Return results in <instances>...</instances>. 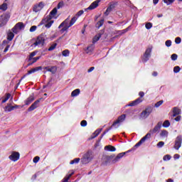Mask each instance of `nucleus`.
I'll return each instance as SVG.
<instances>
[{"label": "nucleus", "instance_id": "1", "mask_svg": "<svg viewBox=\"0 0 182 182\" xmlns=\"http://www.w3.org/2000/svg\"><path fill=\"white\" fill-rule=\"evenodd\" d=\"M54 22L55 21L52 20V18H50V16H47L46 18L43 19V21L41 23V25H44L45 28H46L47 29H49V28H50V26L53 25Z\"/></svg>", "mask_w": 182, "mask_h": 182}, {"label": "nucleus", "instance_id": "2", "mask_svg": "<svg viewBox=\"0 0 182 182\" xmlns=\"http://www.w3.org/2000/svg\"><path fill=\"white\" fill-rule=\"evenodd\" d=\"M70 26H72L70 25L69 18H68L63 23H60V25L58 26V29L63 28L62 31L63 32H65V31H68L70 28Z\"/></svg>", "mask_w": 182, "mask_h": 182}, {"label": "nucleus", "instance_id": "3", "mask_svg": "<svg viewBox=\"0 0 182 182\" xmlns=\"http://www.w3.org/2000/svg\"><path fill=\"white\" fill-rule=\"evenodd\" d=\"M45 2L41 1L39 3L36 4L33 7V11L36 13L38 14V12H41L43 8H45Z\"/></svg>", "mask_w": 182, "mask_h": 182}, {"label": "nucleus", "instance_id": "4", "mask_svg": "<svg viewBox=\"0 0 182 182\" xmlns=\"http://www.w3.org/2000/svg\"><path fill=\"white\" fill-rule=\"evenodd\" d=\"M9 18H11V16L9 14H3L0 16V28L5 26V25L8 23Z\"/></svg>", "mask_w": 182, "mask_h": 182}, {"label": "nucleus", "instance_id": "5", "mask_svg": "<svg viewBox=\"0 0 182 182\" xmlns=\"http://www.w3.org/2000/svg\"><path fill=\"white\" fill-rule=\"evenodd\" d=\"M45 41H46V36L45 35H41L38 37L36 41L34 43V45L36 46H43V44L45 43Z\"/></svg>", "mask_w": 182, "mask_h": 182}, {"label": "nucleus", "instance_id": "6", "mask_svg": "<svg viewBox=\"0 0 182 182\" xmlns=\"http://www.w3.org/2000/svg\"><path fill=\"white\" fill-rule=\"evenodd\" d=\"M25 28V24L22 22L17 23L14 27L12 28V32L14 33H18L20 31H22Z\"/></svg>", "mask_w": 182, "mask_h": 182}, {"label": "nucleus", "instance_id": "7", "mask_svg": "<svg viewBox=\"0 0 182 182\" xmlns=\"http://www.w3.org/2000/svg\"><path fill=\"white\" fill-rule=\"evenodd\" d=\"M20 157L21 154H19V152L12 151L10 156H9V159L11 161H18Z\"/></svg>", "mask_w": 182, "mask_h": 182}, {"label": "nucleus", "instance_id": "8", "mask_svg": "<svg viewBox=\"0 0 182 182\" xmlns=\"http://www.w3.org/2000/svg\"><path fill=\"white\" fill-rule=\"evenodd\" d=\"M151 113V108H146L140 114L141 119H147L148 116H150Z\"/></svg>", "mask_w": 182, "mask_h": 182}, {"label": "nucleus", "instance_id": "9", "mask_svg": "<svg viewBox=\"0 0 182 182\" xmlns=\"http://www.w3.org/2000/svg\"><path fill=\"white\" fill-rule=\"evenodd\" d=\"M181 141H182L181 136H177L175 141L174 149H176V150H178V149L181 147Z\"/></svg>", "mask_w": 182, "mask_h": 182}, {"label": "nucleus", "instance_id": "10", "mask_svg": "<svg viewBox=\"0 0 182 182\" xmlns=\"http://www.w3.org/2000/svg\"><path fill=\"white\" fill-rule=\"evenodd\" d=\"M100 2V0H96L94 2H92L90 6L87 8L90 11H92V9H96L99 6V3Z\"/></svg>", "mask_w": 182, "mask_h": 182}, {"label": "nucleus", "instance_id": "11", "mask_svg": "<svg viewBox=\"0 0 182 182\" xmlns=\"http://www.w3.org/2000/svg\"><path fill=\"white\" fill-rule=\"evenodd\" d=\"M141 102H143V100H141V98H138L137 100L128 104L127 106H129V107L137 106V105H139V103H141Z\"/></svg>", "mask_w": 182, "mask_h": 182}, {"label": "nucleus", "instance_id": "12", "mask_svg": "<svg viewBox=\"0 0 182 182\" xmlns=\"http://www.w3.org/2000/svg\"><path fill=\"white\" fill-rule=\"evenodd\" d=\"M126 119V114H122L121 115L117 120L114 122L113 126H116V124H119V123H122V122H124V120Z\"/></svg>", "mask_w": 182, "mask_h": 182}, {"label": "nucleus", "instance_id": "13", "mask_svg": "<svg viewBox=\"0 0 182 182\" xmlns=\"http://www.w3.org/2000/svg\"><path fill=\"white\" fill-rule=\"evenodd\" d=\"M39 102H41L39 100H36L33 104L31 105L28 108V112H32L33 110H35L38 107V105H39Z\"/></svg>", "mask_w": 182, "mask_h": 182}, {"label": "nucleus", "instance_id": "14", "mask_svg": "<svg viewBox=\"0 0 182 182\" xmlns=\"http://www.w3.org/2000/svg\"><path fill=\"white\" fill-rule=\"evenodd\" d=\"M45 70L46 72H51V73H56V71L58 70V67L56 66H53V67H46Z\"/></svg>", "mask_w": 182, "mask_h": 182}, {"label": "nucleus", "instance_id": "15", "mask_svg": "<svg viewBox=\"0 0 182 182\" xmlns=\"http://www.w3.org/2000/svg\"><path fill=\"white\" fill-rule=\"evenodd\" d=\"M151 54V48L146 49V50L144 55V58L145 62H146V60H147L149 59Z\"/></svg>", "mask_w": 182, "mask_h": 182}, {"label": "nucleus", "instance_id": "16", "mask_svg": "<svg viewBox=\"0 0 182 182\" xmlns=\"http://www.w3.org/2000/svg\"><path fill=\"white\" fill-rule=\"evenodd\" d=\"M58 14V9L54 8L50 12V15L47 16H50V18H55L56 14Z\"/></svg>", "mask_w": 182, "mask_h": 182}, {"label": "nucleus", "instance_id": "17", "mask_svg": "<svg viewBox=\"0 0 182 182\" xmlns=\"http://www.w3.org/2000/svg\"><path fill=\"white\" fill-rule=\"evenodd\" d=\"M126 154V152H122L119 154L116 158L113 160V163H117L118 160H120V159H122V157H124Z\"/></svg>", "mask_w": 182, "mask_h": 182}, {"label": "nucleus", "instance_id": "18", "mask_svg": "<svg viewBox=\"0 0 182 182\" xmlns=\"http://www.w3.org/2000/svg\"><path fill=\"white\" fill-rule=\"evenodd\" d=\"M42 70V67H36L35 68H32L31 70H30L28 72V75H31L32 73H35V72H38V70Z\"/></svg>", "mask_w": 182, "mask_h": 182}, {"label": "nucleus", "instance_id": "19", "mask_svg": "<svg viewBox=\"0 0 182 182\" xmlns=\"http://www.w3.org/2000/svg\"><path fill=\"white\" fill-rule=\"evenodd\" d=\"M94 48L92 46H88L86 49H85V53H87L88 55H92L93 50H94Z\"/></svg>", "mask_w": 182, "mask_h": 182}, {"label": "nucleus", "instance_id": "20", "mask_svg": "<svg viewBox=\"0 0 182 182\" xmlns=\"http://www.w3.org/2000/svg\"><path fill=\"white\" fill-rule=\"evenodd\" d=\"M80 93V90L76 89L74 91L72 92L71 96L72 97H75V96H78V95Z\"/></svg>", "mask_w": 182, "mask_h": 182}, {"label": "nucleus", "instance_id": "21", "mask_svg": "<svg viewBox=\"0 0 182 182\" xmlns=\"http://www.w3.org/2000/svg\"><path fill=\"white\" fill-rule=\"evenodd\" d=\"M105 150H107L108 151H116V148L113 146H106L105 147Z\"/></svg>", "mask_w": 182, "mask_h": 182}, {"label": "nucleus", "instance_id": "22", "mask_svg": "<svg viewBox=\"0 0 182 182\" xmlns=\"http://www.w3.org/2000/svg\"><path fill=\"white\" fill-rule=\"evenodd\" d=\"M16 108V107L11 106V105H7L5 108L4 110L5 112H11V110H14V109Z\"/></svg>", "mask_w": 182, "mask_h": 182}, {"label": "nucleus", "instance_id": "23", "mask_svg": "<svg viewBox=\"0 0 182 182\" xmlns=\"http://www.w3.org/2000/svg\"><path fill=\"white\" fill-rule=\"evenodd\" d=\"M181 113V110L177 107L173 108V117L177 116V114H180Z\"/></svg>", "mask_w": 182, "mask_h": 182}, {"label": "nucleus", "instance_id": "24", "mask_svg": "<svg viewBox=\"0 0 182 182\" xmlns=\"http://www.w3.org/2000/svg\"><path fill=\"white\" fill-rule=\"evenodd\" d=\"M14 37H15V35L14 34V33L12 32L8 33L7 34L8 41H12V39H14Z\"/></svg>", "mask_w": 182, "mask_h": 182}, {"label": "nucleus", "instance_id": "25", "mask_svg": "<svg viewBox=\"0 0 182 182\" xmlns=\"http://www.w3.org/2000/svg\"><path fill=\"white\" fill-rule=\"evenodd\" d=\"M8 9V4L6 3H4L0 6L1 11H6Z\"/></svg>", "mask_w": 182, "mask_h": 182}, {"label": "nucleus", "instance_id": "26", "mask_svg": "<svg viewBox=\"0 0 182 182\" xmlns=\"http://www.w3.org/2000/svg\"><path fill=\"white\" fill-rule=\"evenodd\" d=\"M33 100H35V98H33V97H31L28 99L26 100V105L28 106V105H31V103H32V102H33Z\"/></svg>", "mask_w": 182, "mask_h": 182}, {"label": "nucleus", "instance_id": "27", "mask_svg": "<svg viewBox=\"0 0 182 182\" xmlns=\"http://www.w3.org/2000/svg\"><path fill=\"white\" fill-rule=\"evenodd\" d=\"M100 38H102V36L100 34H97V36H95L92 40L93 43H96V42H97V41H99Z\"/></svg>", "mask_w": 182, "mask_h": 182}, {"label": "nucleus", "instance_id": "28", "mask_svg": "<svg viewBox=\"0 0 182 182\" xmlns=\"http://www.w3.org/2000/svg\"><path fill=\"white\" fill-rule=\"evenodd\" d=\"M151 134L150 133L146 134L141 140V141L145 142L147 139H150Z\"/></svg>", "mask_w": 182, "mask_h": 182}, {"label": "nucleus", "instance_id": "29", "mask_svg": "<svg viewBox=\"0 0 182 182\" xmlns=\"http://www.w3.org/2000/svg\"><path fill=\"white\" fill-rule=\"evenodd\" d=\"M11 98V94H6L5 98L2 100L1 103H6Z\"/></svg>", "mask_w": 182, "mask_h": 182}, {"label": "nucleus", "instance_id": "30", "mask_svg": "<svg viewBox=\"0 0 182 182\" xmlns=\"http://www.w3.org/2000/svg\"><path fill=\"white\" fill-rule=\"evenodd\" d=\"M161 137H167V136H168V132L166 130H163L161 132Z\"/></svg>", "mask_w": 182, "mask_h": 182}, {"label": "nucleus", "instance_id": "31", "mask_svg": "<svg viewBox=\"0 0 182 182\" xmlns=\"http://www.w3.org/2000/svg\"><path fill=\"white\" fill-rule=\"evenodd\" d=\"M70 53V52L69 51V50H65L63 51L62 55L63 56L68 57L69 56Z\"/></svg>", "mask_w": 182, "mask_h": 182}, {"label": "nucleus", "instance_id": "32", "mask_svg": "<svg viewBox=\"0 0 182 182\" xmlns=\"http://www.w3.org/2000/svg\"><path fill=\"white\" fill-rule=\"evenodd\" d=\"M176 0H163V2L166 5H171Z\"/></svg>", "mask_w": 182, "mask_h": 182}, {"label": "nucleus", "instance_id": "33", "mask_svg": "<svg viewBox=\"0 0 182 182\" xmlns=\"http://www.w3.org/2000/svg\"><path fill=\"white\" fill-rule=\"evenodd\" d=\"M76 21H77V18L76 17H73L71 21H70V24L71 25V26H73V25H75Z\"/></svg>", "mask_w": 182, "mask_h": 182}, {"label": "nucleus", "instance_id": "34", "mask_svg": "<svg viewBox=\"0 0 182 182\" xmlns=\"http://www.w3.org/2000/svg\"><path fill=\"white\" fill-rule=\"evenodd\" d=\"M171 156L170 155H166L163 158L164 161H168V160H171Z\"/></svg>", "mask_w": 182, "mask_h": 182}, {"label": "nucleus", "instance_id": "35", "mask_svg": "<svg viewBox=\"0 0 182 182\" xmlns=\"http://www.w3.org/2000/svg\"><path fill=\"white\" fill-rule=\"evenodd\" d=\"M160 129L159 127H155L152 130H150V133H156Z\"/></svg>", "mask_w": 182, "mask_h": 182}, {"label": "nucleus", "instance_id": "36", "mask_svg": "<svg viewBox=\"0 0 182 182\" xmlns=\"http://www.w3.org/2000/svg\"><path fill=\"white\" fill-rule=\"evenodd\" d=\"M111 11H112V7L109 6L107 9L106 11L105 12V15L107 16V15H109V14H110Z\"/></svg>", "mask_w": 182, "mask_h": 182}, {"label": "nucleus", "instance_id": "37", "mask_svg": "<svg viewBox=\"0 0 182 182\" xmlns=\"http://www.w3.org/2000/svg\"><path fill=\"white\" fill-rule=\"evenodd\" d=\"M63 5H65L63 1H60L57 6L58 9H60V8L63 6Z\"/></svg>", "mask_w": 182, "mask_h": 182}, {"label": "nucleus", "instance_id": "38", "mask_svg": "<svg viewBox=\"0 0 182 182\" xmlns=\"http://www.w3.org/2000/svg\"><path fill=\"white\" fill-rule=\"evenodd\" d=\"M169 126H170V122H168V120H166L163 123L164 127H168Z\"/></svg>", "mask_w": 182, "mask_h": 182}, {"label": "nucleus", "instance_id": "39", "mask_svg": "<svg viewBox=\"0 0 182 182\" xmlns=\"http://www.w3.org/2000/svg\"><path fill=\"white\" fill-rule=\"evenodd\" d=\"M153 27V24H151V23H147L146 25H145V28L146 29H151V28Z\"/></svg>", "mask_w": 182, "mask_h": 182}, {"label": "nucleus", "instance_id": "40", "mask_svg": "<svg viewBox=\"0 0 182 182\" xmlns=\"http://www.w3.org/2000/svg\"><path fill=\"white\" fill-rule=\"evenodd\" d=\"M181 68L178 66H176L173 68V72L174 73H178V72H180Z\"/></svg>", "mask_w": 182, "mask_h": 182}, {"label": "nucleus", "instance_id": "41", "mask_svg": "<svg viewBox=\"0 0 182 182\" xmlns=\"http://www.w3.org/2000/svg\"><path fill=\"white\" fill-rule=\"evenodd\" d=\"M163 105V100L159 101L155 104V107H160Z\"/></svg>", "mask_w": 182, "mask_h": 182}, {"label": "nucleus", "instance_id": "42", "mask_svg": "<svg viewBox=\"0 0 182 182\" xmlns=\"http://www.w3.org/2000/svg\"><path fill=\"white\" fill-rule=\"evenodd\" d=\"M41 160V158L39 156H35L33 159V163L36 164Z\"/></svg>", "mask_w": 182, "mask_h": 182}, {"label": "nucleus", "instance_id": "43", "mask_svg": "<svg viewBox=\"0 0 182 182\" xmlns=\"http://www.w3.org/2000/svg\"><path fill=\"white\" fill-rule=\"evenodd\" d=\"M80 161V159H75L70 162V164H75V163H79Z\"/></svg>", "mask_w": 182, "mask_h": 182}, {"label": "nucleus", "instance_id": "44", "mask_svg": "<svg viewBox=\"0 0 182 182\" xmlns=\"http://www.w3.org/2000/svg\"><path fill=\"white\" fill-rule=\"evenodd\" d=\"M178 55L177 54H172L171 56V60H177Z\"/></svg>", "mask_w": 182, "mask_h": 182}, {"label": "nucleus", "instance_id": "45", "mask_svg": "<svg viewBox=\"0 0 182 182\" xmlns=\"http://www.w3.org/2000/svg\"><path fill=\"white\" fill-rule=\"evenodd\" d=\"M103 23H105V20H101L98 23H97V25H98V28H100V26H103Z\"/></svg>", "mask_w": 182, "mask_h": 182}, {"label": "nucleus", "instance_id": "46", "mask_svg": "<svg viewBox=\"0 0 182 182\" xmlns=\"http://www.w3.org/2000/svg\"><path fill=\"white\" fill-rule=\"evenodd\" d=\"M163 146H164V141H159L158 144H157V147H159V149L163 147Z\"/></svg>", "mask_w": 182, "mask_h": 182}, {"label": "nucleus", "instance_id": "47", "mask_svg": "<svg viewBox=\"0 0 182 182\" xmlns=\"http://www.w3.org/2000/svg\"><path fill=\"white\" fill-rule=\"evenodd\" d=\"M165 45H166V46L169 48V46H171V41H170V40L166 41L165 43Z\"/></svg>", "mask_w": 182, "mask_h": 182}, {"label": "nucleus", "instance_id": "48", "mask_svg": "<svg viewBox=\"0 0 182 182\" xmlns=\"http://www.w3.org/2000/svg\"><path fill=\"white\" fill-rule=\"evenodd\" d=\"M80 124L82 127H85V126L87 125V122H86V120H83L81 122Z\"/></svg>", "mask_w": 182, "mask_h": 182}, {"label": "nucleus", "instance_id": "49", "mask_svg": "<svg viewBox=\"0 0 182 182\" xmlns=\"http://www.w3.org/2000/svg\"><path fill=\"white\" fill-rule=\"evenodd\" d=\"M175 43L178 44V43H181V38L180 37H177L176 39H175Z\"/></svg>", "mask_w": 182, "mask_h": 182}, {"label": "nucleus", "instance_id": "50", "mask_svg": "<svg viewBox=\"0 0 182 182\" xmlns=\"http://www.w3.org/2000/svg\"><path fill=\"white\" fill-rule=\"evenodd\" d=\"M72 174H73V173H71V174L68 175V176H66L64 178V181L63 182H68V181L70 178V177H72Z\"/></svg>", "mask_w": 182, "mask_h": 182}, {"label": "nucleus", "instance_id": "51", "mask_svg": "<svg viewBox=\"0 0 182 182\" xmlns=\"http://www.w3.org/2000/svg\"><path fill=\"white\" fill-rule=\"evenodd\" d=\"M36 26H33L30 28V32H35L36 31Z\"/></svg>", "mask_w": 182, "mask_h": 182}, {"label": "nucleus", "instance_id": "52", "mask_svg": "<svg viewBox=\"0 0 182 182\" xmlns=\"http://www.w3.org/2000/svg\"><path fill=\"white\" fill-rule=\"evenodd\" d=\"M85 14V11L83 10H80V11L77 12V16H82Z\"/></svg>", "mask_w": 182, "mask_h": 182}, {"label": "nucleus", "instance_id": "53", "mask_svg": "<svg viewBox=\"0 0 182 182\" xmlns=\"http://www.w3.org/2000/svg\"><path fill=\"white\" fill-rule=\"evenodd\" d=\"M173 159H174V160H178V159H180V155L179 154H175L174 156H173Z\"/></svg>", "mask_w": 182, "mask_h": 182}, {"label": "nucleus", "instance_id": "54", "mask_svg": "<svg viewBox=\"0 0 182 182\" xmlns=\"http://www.w3.org/2000/svg\"><path fill=\"white\" fill-rule=\"evenodd\" d=\"M142 143H144V141H141V139L135 145V147H139Z\"/></svg>", "mask_w": 182, "mask_h": 182}, {"label": "nucleus", "instance_id": "55", "mask_svg": "<svg viewBox=\"0 0 182 182\" xmlns=\"http://www.w3.org/2000/svg\"><path fill=\"white\" fill-rule=\"evenodd\" d=\"M100 134V131L97 130L95 132L94 134H95V137H97V136H99V134Z\"/></svg>", "mask_w": 182, "mask_h": 182}, {"label": "nucleus", "instance_id": "56", "mask_svg": "<svg viewBox=\"0 0 182 182\" xmlns=\"http://www.w3.org/2000/svg\"><path fill=\"white\" fill-rule=\"evenodd\" d=\"M176 122H180L181 120V116H178L175 118Z\"/></svg>", "mask_w": 182, "mask_h": 182}, {"label": "nucleus", "instance_id": "57", "mask_svg": "<svg viewBox=\"0 0 182 182\" xmlns=\"http://www.w3.org/2000/svg\"><path fill=\"white\" fill-rule=\"evenodd\" d=\"M55 48H56V45H55V46H51L48 48V50H53V49H55Z\"/></svg>", "mask_w": 182, "mask_h": 182}, {"label": "nucleus", "instance_id": "58", "mask_svg": "<svg viewBox=\"0 0 182 182\" xmlns=\"http://www.w3.org/2000/svg\"><path fill=\"white\" fill-rule=\"evenodd\" d=\"M93 70H95V67H91L88 70V73H90V72H93Z\"/></svg>", "mask_w": 182, "mask_h": 182}, {"label": "nucleus", "instance_id": "59", "mask_svg": "<svg viewBox=\"0 0 182 182\" xmlns=\"http://www.w3.org/2000/svg\"><path fill=\"white\" fill-rule=\"evenodd\" d=\"M36 53L35 52H33L30 54V58H33V56H36Z\"/></svg>", "mask_w": 182, "mask_h": 182}, {"label": "nucleus", "instance_id": "60", "mask_svg": "<svg viewBox=\"0 0 182 182\" xmlns=\"http://www.w3.org/2000/svg\"><path fill=\"white\" fill-rule=\"evenodd\" d=\"M8 50H9V46H7L6 47V48L4 49V53L8 52Z\"/></svg>", "mask_w": 182, "mask_h": 182}, {"label": "nucleus", "instance_id": "61", "mask_svg": "<svg viewBox=\"0 0 182 182\" xmlns=\"http://www.w3.org/2000/svg\"><path fill=\"white\" fill-rule=\"evenodd\" d=\"M159 0H153V4H154V5H157V4H159Z\"/></svg>", "mask_w": 182, "mask_h": 182}, {"label": "nucleus", "instance_id": "62", "mask_svg": "<svg viewBox=\"0 0 182 182\" xmlns=\"http://www.w3.org/2000/svg\"><path fill=\"white\" fill-rule=\"evenodd\" d=\"M139 95L141 97H143L144 96V92H140Z\"/></svg>", "mask_w": 182, "mask_h": 182}, {"label": "nucleus", "instance_id": "63", "mask_svg": "<svg viewBox=\"0 0 182 182\" xmlns=\"http://www.w3.org/2000/svg\"><path fill=\"white\" fill-rule=\"evenodd\" d=\"M38 59H39V57L34 58H33V62L35 63L36 62V60H38Z\"/></svg>", "mask_w": 182, "mask_h": 182}, {"label": "nucleus", "instance_id": "64", "mask_svg": "<svg viewBox=\"0 0 182 182\" xmlns=\"http://www.w3.org/2000/svg\"><path fill=\"white\" fill-rule=\"evenodd\" d=\"M153 76H157V73L154 72V73H153Z\"/></svg>", "mask_w": 182, "mask_h": 182}]
</instances>
